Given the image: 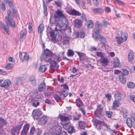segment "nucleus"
<instances>
[{
    "mask_svg": "<svg viewBox=\"0 0 135 135\" xmlns=\"http://www.w3.org/2000/svg\"><path fill=\"white\" fill-rule=\"evenodd\" d=\"M106 116L109 118H110L112 115L113 114V112L110 111H106L105 112Z\"/></svg>",
    "mask_w": 135,
    "mask_h": 135,
    "instance_id": "3c124183",
    "label": "nucleus"
},
{
    "mask_svg": "<svg viewBox=\"0 0 135 135\" xmlns=\"http://www.w3.org/2000/svg\"><path fill=\"white\" fill-rule=\"evenodd\" d=\"M79 126L80 128L84 129L85 128V122L83 121L79 122Z\"/></svg>",
    "mask_w": 135,
    "mask_h": 135,
    "instance_id": "58836bf2",
    "label": "nucleus"
},
{
    "mask_svg": "<svg viewBox=\"0 0 135 135\" xmlns=\"http://www.w3.org/2000/svg\"><path fill=\"white\" fill-rule=\"evenodd\" d=\"M36 129L34 127H31L30 130L29 135H35L36 134Z\"/></svg>",
    "mask_w": 135,
    "mask_h": 135,
    "instance_id": "f704fd0d",
    "label": "nucleus"
},
{
    "mask_svg": "<svg viewBox=\"0 0 135 135\" xmlns=\"http://www.w3.org/2000/svg\"><path fill=\"white\" fill-rule=\"evenodd\" d=\"M54 98L57 102L61 101L62 100L61 98L57 94H55L54 95Z\"/></svg>",
    "mask_w": 135,
    "mask_h": 135,
    "instance_id": "79ce46f5",
    "label": "nucleus"
},
{
    "mask_svg": "<svg viewBox=\"0 0 135 135\" xmlns=\"http://www.w3.org/2000/svg\"><path fill=\"white\" fill-rule=\"evenodd\" d=\"M46 88V85L44 82H41L39 85L38 91L40 92L43 91Z\"/></svg>",
    "mask_w": 135,
    "mask_h": 135,
    "instance_id": "aec40b11",
    "label": "nucleus"
},
{
    "mask_svg": "<svg viewBox=\"0 0 135 135\" xmlns=\"http://www.w3.org/2000/svg\"><path fill=\"white\" fill-rule=\"evenodd\" d=\"M134 53L131 50H130L128 54V59L129 61H131L132 60L134 59Z\"/></svg>",
    "mask_w": 135,
    "mask_h": 135,
    "instance_id": "2f4dec72",
    "label": "nucleus"
},
{
    "mask_svg": "<svg viewBox=\"0 0 135 135\" xmlns=\"http://www.w3.org/2000/svg\"><path fill=\"white\" fill-rule=\"evenodd\" d=\"M70 15L73 16H80L81 15V13L79 12L74 9L70 10Z\"/></svg>",
    "mask_w": 135,
    "mask_h": 135,
    "instance_id": "393cba45",
    "label": "nucleus"
},
{
    "mask_svg": "<svg viewBox=\"0 0 135 135\" xmlns=\"http://www.w3.org/2000/svg\"><path fill=\"white\" fill-rule=\"evenodd\" d=\"M60 118L61 121L63 122H67L65 124H69L68 123H69V117L62 115L60 116Z\"/></svg>",
    "mask_w": 135,
    "mask_h": 135,
    "instance_id": "bb28decb",
    "label": "nucleus"
},
{
    "mask_svg": "<svg viewBox=\"0 0 135 135\" xmlns=\"http://www.w3.org/2000/svg\"><path fill=\"white\" fill-rule=\"evenodd\" d=\"M88 23V26L89 28H92L93 26V24L91 21H89Z\"/></svg>",
    "mask_w": 135,
    "mask_h": 135,
    "instance_id": "5fc2aeb1",
    "label": "nucleus"
},
{
    "mask_svg": "<svg viewBox=\"0 0 135 135\" xmlns=\"http://www.w3.org/2000/svg\"><path fill=\"white\" fill-rule=\"evenodd\" d=\"M101 105H99L97 106V108L94 111V114L96 116L99 117V115H101L103 110V108L100 107Z\"/></svg>",
    "mask_w": 135,
    "mask_h": 135,
    "instance_id": "4468645a",
    "label": "nucleus"
},
{
    "mask_svg": "<svg viewBox=\"0 0 135 135\" xmlns=\"http://www.w3.org/2000/svg\"><path fill=\"white\" fill-rule=\"evenodd\" d=\"M116 38L118 43L119 44H120L124 41L123 40L121 37L117 36L116 37Z\"/></svg>",
    "mask_w": 135,
    "mask_h": 135,
    "instance_id": "de8ad7c7",
    "label": "nucleus"
},
{
    "mask_svg": "<svg viewBox=\"0 0 135 135\" xmlns=\"http://www.w3.org/2000/svg\"><path fill=\"white\" fill-rule=\"evenodd\" d=\"M119 102H120L117 101L116 100L114 101L112 107V109H117V107H119L120 104Z\"/></svg>",
    "mask_w": 135,
    "mask_h": 135,
    "instance_id": "c85d7f7f",
    "label": "nucleus"
},
{
    "mask_svg": "<svg viewBox=\"0 0 135 135\" xmlns=\"http://www.w3.org/2000/svg\"><path fill=\"white\" fill-rule=\"evenodd\" d=\"M50 131L52 135H59L62 130V128L57 123H51L50 125Z\"/></svg>",
    "mask_w": 135,
    "mask_h": 135,
    "instance_id": "20e7f679",
    "label": "nucleus"
},
{
    "mask_svg": "<svg viewBox=\"0 0 135 135\" xmlns=\"http://www.w3.org/2000/svg\"><path fill=\"white\" fill-rule=\"evenodd\" d=\"M12 66L13 65L12 64L9 63L6 65L5 68L9 70L11 69L12 67Z\"/></svg>",
    "mask_w": 135,
    "mask_h": 135,
    "instance_id": "603ef678",
    "label": "nucleus"
},
{
    "mask_svg": "<svg viewBox=\"0 0 135 135\" xmlns=\"http://www.w3.org/2000/svg\"><path fill=\"white\" fill-rule=\"evenodd\" d=\"M55 4L58 7H61L62 4L59 1H55Z\"/></svg>",
    "mask_w": 135,
    "mask_h": 135,
    "instance_id": "680f3d73",
    "label": "nucleus"
},
{
    "mask_svg": "<svg viewBox=\"0 0 135 135\" xmlns=\"http://www.w3.org/2000/svg\"><path fill=\"white\" fill-rule=\"evenodd\" d=\"M67 54L69 56H73L74 54V53L72 50L69 49L67 52Z\"/></svg>",
    "mask_w": 135,
    "mask_h": 135,
    "instance_id": "37998d69",
    "label": "nucleus"
},
{
    "mask_svg": "<svg viewBox=\"0 0 135 135\" xmlns=\"http://www.w3.org/2000/svg\"><path fill=\"white\" fill-rule=\"evenodd\" d=\"M53 91L52 89H47L44 93L45 96L47 97H49L53 93Z\"/></svg>",
    "mask_w": 135,
    "mask_h": 135,
    "instance_id": "a878e982",
    "label": "nucleus"
},
{
    "mask_svg": "<svg viewBox=\"0 0 135 135\" xmlns=\"http://www.w3.org/2000/svg\"><path fill=\"white\" fill-rule=\"evenodd\" d=\"M24 53L25 54L23 56V60H28L29 58L28 55L27 54L26 52Z\"/></svg>",
    "mask_w": 135,
    "mask_h": 135,
    "instance_id": "13d9d810",
    "label": "nucleus"
},
{
    "mask_svg": "<svg viewBox=\"0 0 135 135\" xmlns=\"http://www.w3.org/2000/svg\"><path fill=\"white\" fill-rule=\"evenodd\" d=\"M36 135H40L41 134L42 131L38 128H36Z\"/></svg>",
    "mask_w": 135,
    "mask_h": 135,
    "instance_id": "6e6d98bb",
    "label": "nucleus"
},
{
    "mask_svg": "<svg viewBox=\"0 0 135 135\" xmlns=\"http://www.w3.org/2000/svg\"><path fill=\"white\" fill-rule=\"evenodd\" d=\"M102 26L104 27H106L107 25H109V22L104 19L102 20Z\"/></svg>",
    "mask_w": 135,
    "mask_h": 135,
    "instance_id": "09e8293b",
    "label": "nucleus"
},
{
    "mask_svg": "<svg viewBox=\"0 0 135 135\" xmlns=\"http://www.w3.org/2000/svg\"><path fill=\"white\" fill-rule=\"evenodd\" d=\"M103 126H104L107 129H109L110 130V131H112L114 133H115V132H114V131H115V130H111L110 128H109L108 126L107 125L106 123L104 122H103Z\"/></svg>",
    "mask_w": 135,
    "mask_h": 135,
    "instance_id": "4d7b16f0",
    "label": "nucleus"
},
{
    "mask_svg": "<svg viewBox=\"0 0 135 135\" xmlns=\"http://www.w3.org/2000/svg\"><path fill=\"white\" fill-rule=\"evenodd\" d=\"M30 126L29 124H25L22 131L21 135H27L28 132V130Z\"/></svg>",
    "mask_w": 135,
    "mask_h": 135,
    "instance_id": "f8f14e48",
    "label": "nucleus"
},
{
    "mask_svg": "<svg viewBox=\"0 0 135 135\" xmlns=\"http://www.w3.org/2000/svg\"><path fill=\"white\" fill-rule=\"evenodd\" d=\"M23 125L22 123H20L16 126L12 128L10 130V133L12 135H19L20 131L22 128Z\"/></svg>",
    "mask_w": 135,
    "mask_h": 135,
    "instance_id": "0eeeda50",
    "label": "nucleus"
},
{
    "mask_svg": "<svg viewBox=\"0 0 135 135\" xmlns=\"http://www.w3.org/2000/svg\"><path fill=\"white\" fill-rule=\"evenodd\" d=\"M59 135H68V134L66 132L61 130V132Z\"/></svg>",
    "mask_w": 135,
    "mask_h": 135,
    "instance_id": "774afa93",
    "label": "nucleus"
},
{
    "mask_svg": "<svg viewBox=\"0 0 135 135\" xmlns=\"http://www.w3.org/2000/svg\"><path fill=\"white\" fill-rule=\"evenodd\" d=\"M126 123L127 126L130 128H131L132 126V120L129 118H128L126 120Z\"/></svg>",
    "mask_w": 135,
    "mask_h": 135,
    "instance_id": "e433bc0d",
    "label": "nucleus"
},
{
    "mask_svg": "<svg viewBox=\"0 0 135 135\" xmlns=\"http://www.w3.org/2000/svg\"><path fill=\"white\" fill-rule=\"evenodd\" d=\"M54 54L51 50L46 49L44 50V53L42 54L40 57L41 61H44L46 62H51L52 61L51 56Z\"/></svg>",
    "mask_w": 135,
    "mask_h": 135,
    "instance_id": "7ed1b4c3",
    "label": "nucleus"
},
{
    "mask_svg": "<svg viewBox=\"0 0 135 135\" xmlns=\"http://www.w3.org/2000/svg\"><path fill=\"white\" fill-rule=\"evenodd\" d=\"M131 116L132 118L134 120V121L133 122V123L135 124V115L133 113H132L131 114Z\"/></svg>",
    "mask_w": 135,
    "mask_h": 135,
    "instance_id": "338daca9",
    "label": "nucleus"
},
{
    "mask_svg": "<svg viewBox=\"0 0 135 135\" xmlns=\"http://www.w3.org/2000/svg\"><path fill=\"white\" fill-rule=\"evenodd\" d=\"M81 117L80 115H77L75 116H74L73 117V120L75 121L78 120H79Z\"/></svg>",
    "mask_w": 135,
    "mask_h": 135,
    "instance_id": "864d4df0",
    "label": "nucleus"
},
{
    "mask_svg": "<svg viewBox=\"0 0 135 135\" xmlns=\"http://www.w3.org/2000/svg\"><path fill=\"white\" fill-rule=\"evenodd\" d=\"M96 55L97 56L101 57V58H103V54L101 52H97Z\"/></svg>",
    "mask_w": 135,
    "mask_h": 135,
    "instance_id": "0e129e2a",
    "label": "nucleus"
},
{
    "mask_svg": "<svg viewBox=\"0 0 135 135\" xmlns=\"http://www.w3.org/2000/svg\"><path fill=\"white\" fill-rule=\"evenodd\" d=\"M82 21L78 19L75 20L74 21V25L77 28H79L82 26Z\"/></svg>",
    "mask_w": 135,
    "mask_h": 135,
    "instance_id": "412c9836",
    "label": "nucleus"
},
{
    "mask_svg": "<svg viewBox=\"0 0 135 135\" xmlns=\"http://www.w3.org/2000/svg\"><path fill=\"white\" fill-rule=\"evenodd\" d=\"M100 60V61L101 63L105 65H107L108 61L106 58L105 57L103 58L102 60L101 58Z\"/></svg>",
    "mask_w": 135,
    "mask_h": 135,
    "instance_id": "49530a36",
    "label": "nucleus"
},
{
    "mask_svg": "<svg viewBox=\"0 0 135 135\" xmlns=\"http://www.w3.org/2000/svg\"><path fill=\"white\" fill-rule=\"evenodd\" d=\"M70 39V37H69V38H67L66 39H63V43L65 44H68L69 43V40Z\"/></svg>",
    "mask_w": 135,
    "mask_h": 135,
    "instance_id": "bf43d9fd",
    "label": "nucleus"
},
{
    "mask_svg": "<svg viewBox=\"0 0 135 135\" xmlns=\"http://www.w3.org/2000/svg\"><path fill=\"white\" fill-rule=\"evenodd\" d=\"M102 123L100 120L96 119L95 120L94 123V126L96 127V128H97L98 130H100L101 129V128L100 127L99 128H98L97 125L98 124L101 125L102 124Z\"/></svg>",
    "mask_w": 135,
    "mask_h": 135,
    "instance_id": "c756f323",
    "label": "nucleus"
},
{
    "mask_svg": "<svg viewBox=\"0 0 135 135\" xmlns=\"http://www.w3.org/2000/svg\"><path fill=\"white\" fill-rule=\"evenodd\" d=\"M127 86L129 88H133L135 86L134 84L132 82H129L127 83Z\"/></svg>",
    "mask_w": 135,
    "mask_h": 135,
    "instance_id": "a19ab883",
    "label": "nucleus"
},
{
    "mask_svg": "<svg viewBox=\"0 0 135 135\" xmlns=\"http://www.w3.org/2000/svg\"><path fill=\"white\" fill-rule=\"evenodd\" d=\"M63 95L65 97L67 96L68 94V91L66 90H63Z\"/></svg>",
    "mask_w": 135,
    "mask_h": 135,
    "instance_id": "69168bd1",
    "label": "nucleus"
},
{
    "mask_svg": "<svg viewBox=\"0 0 135 135\" xmlns=\"http://www.w3.org/2000/svg\"><path fill=\"white\" fill-rule=\"evenodd\" d=\"M121 37L123 40L124 41L127 40V35L125 32H124L122 34Z\"/></svg>",
    "mask_w": 135,
    "mask_h": 135,
    "instance_id": "8fccbe9b",
    "label": "nucleus"
},
{
    "mask_svg": "<svg viewBox=\"0 0 135 135\" xmlns=\"http://www.w3.org/2000/svg\"><path fill=\"white\" fill-rule=\"evenodd\" d=\"M11 81L9 79H6L5 80L3 84L0 85V86L2 87L7 88L11 84Z\"/></svg>",
    "mask_w": 135,
    "mask_h": 135,
    "instance_id": "f3484780",
    "label": "nucleus"
},
{
    "mask_svg": "<svg viewBox=\"0 0 135 135\" xmlns=\"http://www.w3.org/2000/svg\"><path fill=\"white\" fill-rule=\"evenodd\" d=\"M120 72L123 75H127L128 74V71L124 69H122L120 70Z\"/></svg>",
    "mask_w": 135,
    "mask_h": 135,
    "instance_id": "a18cd8bd",
    "label": "nucleus"
},
{
    "mask_svg": "<svg viewBox=\"0 0 135 135\" xmlns=\"http://www.w3.org/2000/svg\"><path fill=\"white\" fill-rule=\"evenodd\" d=\"M114 66L117 67L119 66V60L117 57H115L114 59Z\"/></svg>",
    "mask_w": 135,
    "mask_h": 135,
    "instance_id": "c9c22d12",
    "label": "nucleus"
},
{
    "mask_svg": "<svg viewBox=\"0 0 135 135\" xmlns=\"http://www.w3.org/2000/svg\"><path fill=\"white\" fill-rule=\"evenodd\" d=\"M85 31L84 30H81L79 32H76V37L78 38L79 37L81 38H83L85 37Z\"/></svg>",
    "mask_w": 135,
    "mask_h": 135,
    "instance_id": "4be33fe9",
    "label": "nucleus"
},
{
    "mask_svg": "<svg viewBox=\"0 0 135 135\" xmlns=\"http://www.w3.org/2000/svg\"><path fill=\"white\" fill-rule=\"evenodd\" d=\"M47 67L45 65H41L39 68V70L40 72L43 73L46 70Z\"/></svg>",
    "mask_w": 135,
    "mask_h": 135,
    "instance_id": "72a5a7b5",
    "label": "nucleus"
},
{
    "mask_svg": "<svg viewBox=\"0 0 135 135\" xmlns=\"http://www.w3.org/2000/svg\"><path fill=\"white\" fill-rule=\"evenodd\" d=\"M1 6L2 9H3L4 11H5V10L6 8L5 4L3 1L1 2Z\"/></svg>",
    "mask_w": 135,
    "mask_h": 135,
    "instance_id": "e2e57ef3",
    "label": "nucleus"
},
{
    "mask_svg": "<svg viewBox=\"0 0 135 135\" xmlns=\"http://www.w3.org/2000/svg\"><path fill=\"white\" fill-rule=\"evenodd\" d=\"M44 25L43 23L41 24L38 26V32L39 33H42L44 28Z\"/></svg>",
    "mask_w": 135,
    "mask_h": 135,
    "instance_id": "473e14b6",
    "label": "nucleus"
},
{
    "mask_svg": "<svg viewBox=\"0 0 135 135\" xmlns=\"http://www.w3.org/2000/svg\"><path fill=\"white\" fill-rule=\"evenodd\" d=\"M118 79L119 81L122 84H124L126 82V78L123 75H119Z\"/></svg>",
    "mask_w": 135,
    "mask_h": 135,
    "instance_id": "b1692460",
    "label": "nucleus"
},
{
    "mask_svg": "<svg viewBox=\"0 0 135 135\" xmlns=\"http://www.w3.org/2000/svg\"><path fill=\"white\" fill-rule=\"evenodd\" d=\"M93 11L94 12V13L97 14H100L103 13V9L101 8H92Z\"/></svg>",
    "mask_w": 135,
    "mask_h": 135,
    "instance_id": "5701e85b",
    "label": "nucleus"
},
{
    "mask_svg": "<svg viewBox=\"0 0 135 135\" xmlns=\"http://www.w3.org/2000/svg\"><path fill=\"white\" fill-rule=\"evenodd\" d=\"M95 25V28L94 30L95 35L93 36V37L97 38L98 37L101 36L99 34V31L102 30L103 26L100 24V22L98 21L96 22Z\"/></svg>",
    "mask_w": 135,
    "mask_h": 135,
    "instance_id": "423d86ee",
    "label": "nucleus"
},
{
    "mask_svg": "<svg viewBox=\"0 0 135 135\" xmlns=\"http://www.w3.org/2000/svg\"><path fill=\"white\" fill-rule=\"evenodd\" d=\"M63 127L65 129L67 130L68 133L71 134L75 132V130L74 126H71L69 124H64Z\"/></svg>",
    "mask_w": 135,
    "mask_h": 135,
    "instance_id": "6e6552de",
    "label": "nucleus"
},
{
    "mask_svg": "<svg viewBox=\"0 0 135 135\" xmlns=\"http://www.w3.org/2000/svg\"><path fill=\"white\" fill-rule=\"evenodd\" d=\"M48 118L46 116H42L40 120V122L41 125H44L46 122Z\"/></svg>",
    "mask_w": 135,
    "mask_h": 135,
    "instance_id": "cd10ccee",
    "label": "nucleus"
},
{
    "mask_svg": "<svg viewBox=\"0 0 135 135\" xmlns=\"http://www.w3.org/2000/svg\"><path fill=\"white\" fill-rule=\"evenodd\" d=\"M27 78V76H26L25 78H16L15 80V83L17 84H18L20 83L21 82L22 80H24Z\"/></svg>",
    "mask_w": 135,
    "mask_h": 135,
    "instance_id": "ea45409f",
    "label": "nucleus"
},
{
    "mask_svg": "<svg viewBox=\"0 0 135 135\" xmlns=\"http://www.w3.org/2000/svg\"><path fill=\"white\" fill-rule=\"evenodd\" d=\"M42 114V112L39 109L33 110L32 113L33 118L36 120H38L40 118Z\"/></svg>",
    "mask_w": 135,
    "mask_h": 135,
    "instance_id": "9d476101",
    "label": "nucleus"
},
{
    "mask_svg": "<svg viewBox=\"0 0 135 135\" xmlns=\"http://www.w3.org/2000/svg\"><path fill=\"white\" fill-rule=\"evenodd\" d=\"M121 95V94L119 92L117 91H115L114 95L115 100L120 102L122 98Z\"/></svg>",
    "mask_w": 135,
    "mask_h": 135,
    "instance_id": "6ab92c4d",
    "label": "nucleus"
},
{
    "mask_svg": "<svg viewBox=\"0 0 135 135\" xmlns=\"http://www.w3.org/2000/svg\"><path fill=\"white\" fill-rule=\"evenodd\" d=\"M7 16L5 17V23L7 26H10L12 28H15V24L14 21L12 18V14L10 10H8L7 12Z\"/></svg>",
    "mask_w": 135,
    "mask_h": 135,
    "instance_id": "39448f33",
    "label": "nucleus"
},
{
    "mask_svg": "<svg viewBox=\"0 0 135 135\" xmlns=\"http://www.w3.org/2000/svg\"><path fill=\"white\" fill-rule=\"evenodd\" d=\"M94 38L96 41H100V43L102 45V47L104 48L105 47V43L106 41L105 38L104 37L100 36V37H98L97 38Z\"/></svg>",
    "mask_w": 135,
    "mask_h": 135,
    "instance_id": "2eb2a0df",
    "label": "nucleus"
},
{
    "mask_svg": "<svg viewBox=\"0 0 135 135\" xmlns=\"http://www.w3.org/2000/svg\"><path fill=\"white\" fill-rule=\"evenodd\" d=\"M7 124V120L0 117V135H1L2 133H3V126H6Z\"/></svg>",
    "mask_w": 135,
    "mask_h": 135,
    "instance_id": "9b49d317",
    "label": "nucleus"
},
{
    "mask_svg": "<svg viewBox=\"0 0 135 135\" xmlns=\"http://www.w3.org/2000/svg\"><path fill=\"white\" fill-rule=\"evenodd\" d=\"M0 26L1 29H2L4 32H6L8 35L9 34L8 27L7 26L6 27L5 24L1 21H0Z\"/></svg>",
    "mask_w": 135,
    "mask_h": 135,
    "instance_id": "ddd939ff",
    "label": "nucleus"
},
{
    "mask_svg": "<svg viewBox=\"0 0 135 135\" xmlns=\"http://www.w3.org/2000/svg\"><path fill=\"white\" fill-rule=\"evenodd\" d=\"M71 29L70 28H66L63 31L64 33V35H63L64 38H69V37L71 34Z\"/></svg>",
    "mask_w": 135,
    "mask_h": 135,
    "instance_id": "dca6fc26",
    "label": "nucleus"
},
{
    "mask_svg": "<svg viewBox=\"0 0 135 135\" xmlns=\"http://www.w3.org/2000/svg\"><path fill=\"white\" fill-rule=\"evenodd\" d=\"M39 96L37 95V97L34 98V101L32 103V105L34 106L35 107H36L37 106L39 105L40 104L39 102H37V98H38V97Z\"/></svg>",
    "mask_w": 135,
    "mask_h": 135,
    "instance_id": "7c9ffc66",
    "label": "nucleus"
},
{
    "mask_svg": "<svg viewBox=\"0 0 135 135\" xmlns=\"http://www.w3.org/2000/svg\"><path fill=\"white\" fill-rule=\"evenodd\" d=\"M47 34H50L51 38V41L54 43L57 41H61L62 40V37L59 32L56 30L52 29L51 27H48L47 28Z\"/></svg>",
    "mask_w": 135,
    "mask_h": 135,
    "instance_id": "f03ea898",
    "label": "nucleus"
},
{
    "mask_svg": "<svg viewBox=\"0 0 135 135\" xmlns=\"http://www.w3.org/2000/svg\"><path fill=\"white\" fill-rule=\"evenodd\" d=\"M43 6L44 8V13L45 15H46L47 13V8L45 4V2L43 1Z\"/></svg>",
    "mask_w": 135,
    "mask_h": 135,
    "instance_id": "c03bdc74",
    "label": "nucleus"
},
{
    "mask_svg": "<svg viewBox=\"0 0 135 135\" xmlns=\"http://www.w3.org/2000/svg\"><path fill=\"white\" fill-rule=\"evenodd\" d=\"M8 4L10 8H13L14 5L12 1H9Z\"/></svg>",
    "mask_w": 135,
    "mask_h": 135,
    "instance_id": "052dcab7",
    "label": "nucleus"
},
{
    "mask_svg": "<svg viewBox=\"0 0 135 135\" xmlns=\"http://www.w3.org/2000/svg\"><path fill=\"white\" fill-rule=\"evenodd\" d=\"M55 21L57 26L55 27V30L63 33V31L67 28L68 24V20L62 12L58 9L55 11L54 15Z\"/></svg>",
    "mask_w": 135,
    "mask_h": 135,
    "instance_id": "f257e3e1",
    "label": "nucleus"
},
{
    "mask_svg": "<svg viewBox=\"0 0 135 135\" xmlns=\"http://www.w3.org/2000/svg\"><path fill=\"white\" fill-rule=\"evenodd\" d=\"M54 59L53 60H52V61L51 62H50V67L51 68H54L55 67L57 64V62H60L61 60L59 56H57L56 55H54Z\"/></svg>",
    "mask_w": 135,
    "mask_h": 135,
    "instance_id": "1a4fd4ad",
    "label": "nucleus"
},
{
    "mask_svg": "<svg viewBox=\"0 0 135 135\" xmlns=\"http://www.w3.org/2000/svg\"><path fill=\"white\" fill-rule=\"evenodd\" d=\"M27 34L26 30L25 29H23L21 32L20 36V38L21 41H22L26 37Z\"/></svg>",
    "mask_w": 135,
    "mask_h": 135,
    "instance_id": "a211bd4d",
    "label": "nucleus"
},
{
    "mask_svg": "<svg viewBox=\"0 0 135 135\" xmlns=\"http://www.w3.org/2000/svg\"><path fill=\"white\" fill-rule=\"evenodd\" d=\"M30 80L32 85H35L36 79L34 76L32 75L30 77Z\"/></svg>",
    "mask_w": 135,
    "mask_h": 135,
    "instance_id": "4c0bfd02",
    "label": "nucleus"
}]
</instances>
